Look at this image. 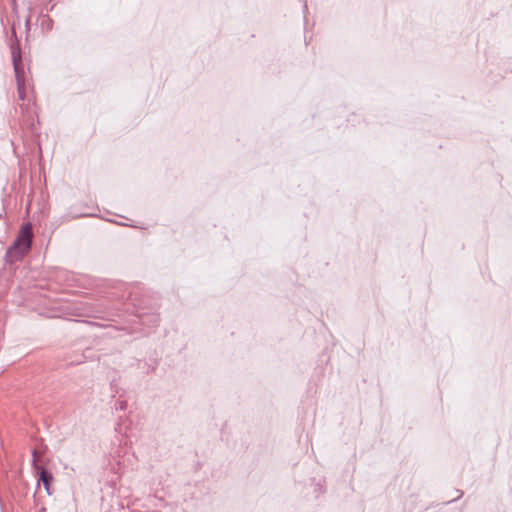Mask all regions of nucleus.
<instances>
[{
    "label": "nucleus",
    "instance_id": "nucleus-1",
    "mask_svg": "<svg viewBox=\"0 0 512 512\" xmlns=\"http://www.w3.org/2000/svg\"><path fill=\"white\" fill-rule=\"evenodd\" d=\"M32 245V226L25 224L13 245L6 251L5 261L9 264L18 262L30 251Z\"/></svg>",
    "mask_w": 512,
    "mask_h": 512
},
{
    "label": "nucleus",
    "instance_id": "nucleus-2",
    "mask_svg": "<svg viewBox=\"0 0 512 512\" xmlns=\"http://www.w3.org/2000/svg\"><path fill=\"white\" fill-rule=\"evenodd\" d=\"M71 314L79 317L103 318L105 309L102 304L75 303L71 306Z\"/></svg>",
    "mask_w": 512,
    "mask_h": 512
},
{
    "label": "nucleus",
    "instance_id": "nucleus-3",
    "mask_svg": "<svg viewBox=\"0 0 512 512\" xmlns=\"http://www.w3.org/2000/svg\"><path fill=\"white\" fill-rule=\"evenodd\" d=\"M32 456H33L32 467H33V470L35 471V473L39 476L38 482H42L47 493L49 495H51L52 492L50 490V485H51V482L53 481V475L45 468L39 466V464L37 462L38 451L36 449L33 450Z\"/></svg>",
    "mask_w": 512,
    "mask_h": 512
},
{
    "label": "nucleus",
    "instance_id": "nucleus-4",
    "mask_svg": "<svg viewBox=\"0 0 512 512\" xmlns=\"http://www.w3.org/2000/svg\"><path fill=\"white\" fill-rule=\"evenodd\" d=\"M13 66L15 71L16 83H25L24 70L21 66V56L15 51L12 52Z\"/></svg>",
    "mask_w": 512,
    "mask_h": 512
},
{
    "label": "nucleus",
    "instance_id": "nucleus-5",
    "mask_svg": "<svg viewBox=\"0 0 512 512\" xmlns=\"http://www.w3.org/2000/svg\"><path fill=\"white\" fill-rule=\"evenodd\" d=\"M114 406L116 410L124 411L127 409V401L125 399L119 398L115 401Z\"/></svg>",
    "mask_w": 512,
    "mask_h": 512
},
{
    "label": "nucleus",
    "instance_id": "nucleus-6",
    "mask_svg": "<svg viewBox=\"0 0 512 512\" xmlns=\"http://www.w3.org/2000/svg\"><path fill=\"white\" fill-rule=\"evenodd\" d=\"M17 92H18V97L21 100H24L25 99V83L17 84Z\"/></svg>",
    "mask_w": 512,
    "mask_h": 512
},
{
    "label": "nucleus",
    "instance_id": "nucleus-7",
    "mask_svg": "<svg viewBox=\"0 0 512 512\" xmlns=\"http://www.w3.org/2000/svg\"><path fill=\"white\" fill-rule=\"evenodd\" d=\"M152 323L153 324H157L158 323V317L157 316H152Z\"/></svg>",
    "mask_w": 512,
    "mask_h": 512
},
{
    "label": "nucleus",
    "instance_id": "nucleus-8",
    "mask_svg": "<svg viewBox=\"0 0 512 512\" xmlns=\"http://www.w3.org/2000/svg\"><path fill=\"white\" fill-rule=\"evenodd\" d=\"M139 317H140V319H141L142 323H143V324H145V323H146V321H145V319L143 318V316H142V315H139Z\"/></svg>",
    "mask_w": 512,
    "mask_h": 512
},
{
    "label": "nucleus",
    "instance_id": "nucleus-9",
    "mask_svg": "<svg viewBox=\"0 0 512 512\" xmlns=\"http://www.w3.org/2000/svg\"><path fill=\"white\" fill-rule=\"evenodd\" d=\"M29 22H30V16L26 19V26L29 25Z\"/></svg>",
    "mask_w": 512,
    "mask_h": 512
}]
</instances>
